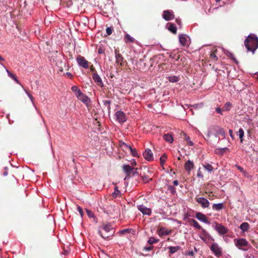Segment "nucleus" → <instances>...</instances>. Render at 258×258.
<instances>
[{"instance_id":"f257e3e1","label":"nucleus","mask_w":258,"mask_h":258,"mask_svg":"<svg viewBox=\"0 0 258 258\" xmlns=\"http://www.w3.org/2000/svg\"><path fill=\"white\" fill-rule=\"evenodd\" d=\"M244 45L248 51H251L254 53L258 48V38L253 34L249 35L245 39Z\"/></svg>"},{"instance_id":"f03ea898","label":"nucleus","mask_w":258,"mask_h":258,"mask_svg":"<svg viewBox=\"0 0 258 258\" xmlns=\"http://www.w3.org/2000/svg\"><path fill=\"white\" fill-rule=\"evenodd\" d=\"M114 231L110 223L103 224L100 227L98 233L100 236L104 239H108L114 234Z\"/></svg>"},{"instance_id":"7ed1b4c3","label":"nucleus","mask_w":258,"mask_h":258,"mask_svg":"<svg viewBox=\"0 0 258 258\" xmlns=\"http://www.w3.org/2000/svg\"><path fill=\"white\" fill-rule=\"evenodd\" d=\"M234 244L235 246L239 249L243 250H246L247 248L245 247H247L249 243L244 238H239L235 239L234 240Z\"/></svg>"},{"instance_id":"20e7f679","label":"nucleus","mask_w":258,"mask_h":258,"mask_svg":"<svg viewBox=\"0 0 258 258\" xmlns=\"http://www.w3.org/2000/svg\"><path fill=\"white\" fill-rule=\"evenodd\" d=\"M210 249L212 252L217 257H219L222 255V249L219 246L217 243H213L210 246Z\"/></svg>"},{"instance_id":"39448f33","label":"nucleus","mask_w":258,"mask_h":258,"mask_svg":"<svg viewBox=\"0 0 258 258\" xmlns=\"http://www.w3.org/2000/svg\"><path fill=\"white\" fill-rule=\"evenodd\" d=\"M122 169L124 172L126 173V176L124 178V180L126 179H128L131 177L133 176V173L134 172V170L135 169L134 167H131L129 165H124L122 166Z\"/></svg>"},{"instance_id":"423d86ee","label":"nucleus","mask_w":258,"mask_h":258,"mask_svg":"<svg viewBox=\"0 0 258 258\" xmlns=\"http://www.w3.org/2000/svg\"><path fill=\"white\" fill-rule=\"evenodd\" d=\"M115 56L116 58V63L119 65V66L122 67L124 66V63L125 62L124 60V58L122 55L119 53V51L117 49H115Z\"/></svg>"},{"instance_id":"0eeeda50","label":"nucleus","mask_w":258,"mask_h":258,"mask_svg":"<svg viewBox=\"0 0 258 258\" xmlns=\"http://www.w3.org/2000/svg\"><path fill=\"white\" fill-rule=\"evenodd\" d=\"M76 60L80 66L84 69H88L89 68V62L84 57L81 55H78Z\"/></svg>"},{"instance_id":"6e6552de","label":"nucleus","mask_w":258,"mask_h":258,"mask_svg":"<svg viewBox=\"0 0 258 258\" xmlns=\"http://www.w3.org/2000/svg\"><path fill=\"white\" fill-rule=\"evenodd\" d=\"M197 202L201 205L203 208H208L210 206L209 202L203 197H196L195 198Z\"/></svg>"},{"instance_id":"1a4fd4ad","label":"nucleus","mask_w":258,"mask_h":258,"mask_svg":"<svg viewBox=\"0 0 258 258\" xmlns=\"http://www.w3.org/2000/svg\"><path fill=\"white\" fill-rule=\"evenodd\" d=\"M77 97L78 99L83 102L87 106H89L90 100L89 97L85 94L81 92L79 94H77Z\"/></svg>"},{"instance_id":"9d476101","label":"nucleus","mask_w":258,"mask_h":258,"mask_svg":"<svg viewBox=\"0 0 258 258\" xmlns=\"http://www.w3.org/2000/svg\"><path fill=\"white\" fill-rule=\"evenodd\" d=\"M115 116L117 121L122 123L126 120L125 114L122 111H118L115 113Z\"/></svg>"},{"instance_id":"9b49d317","label":"nucleus","mask_w":258,"mask_h":258,"mask_svg":"<svg viewBox=\"0 0 258 258\" xmlns=\"http://www.w3.org/2000/svg\"><path fill=\"white\" fill-rule=\"evenodd\" d=\"M162 17L165 20L168 21L173 19L174 15L172 11L165 10L163 12Z\"/></svg>"},{"instance_id":"f8f14e48","label":"nucleus","mask_w":258,"mask_h":258,"mask_svg":"<svg viewBox=\"0 0 258 258\" xmlns=\"http://www.w3.org/2000/svg\"><path fill=\"white\" fill-rule=\"evenodd\" d=\"M215 229L219 233V234L222 235L227 234L229 231L228 229L226 227L218 223L216 224Z\"/></svg>"},{"instance_id":"ddd939ff","label":"nucleus","mask_w":258,"mask_h":258,"mask_svg":"<svg viewBox=\"0 0 258 258\" xmlns=\"http://www.w3.org/2000/svg\"><path fill=\"white\" fill-rule=\"evenodd\" d=\"M92 78L95 82V83L100 87H103L104 86L103 83L102 81L101 78L98 75L96 72H94L92 74Z\"/></svg>"},{"instance_id":"4468645a","label":"nucleus","mask_w":258,"mask_h":258,"mask_svg":"<svg viewBox=\"0 0 258 258\" xmlns=\"http://www.w3.org/2000/svg\"><path fill=\"white\" fill-rule=\"evenodd\" d=\"M138 209L143 213V215L150 216L151 215L152 210L150 208H148L143 205H138Z\"/></svg>"},{"instance_id":"2eb2a0df","label":"nucleus","mask_w":258,"mask_h":258,"mask_svg":"<svg viewBox=\"0 0 258 258\" xmlns=\"http://www.w3.org/2000/svg\"><path fill=\"white\" fill-rule=\"evenodd\" d=\"M184 167L188 174H190L191 170L195 167V164L192 161L188 160L185 163Z\"/></svg>"},{"instance_id":"dca6fc26","label":"nucleus","mask_w":258,"mask_h":258,"mask_svg":"<svg viewBox=\"0 0 258 258\" xmlns=\"http://www.w3.org/2000/svg\"><path fill=\"white\" fill-rule=\"evenodd\" d=\"M179 42L183 46H187L188 44V37L184 34H180L179 35Z\"/></svg>"},{"instance_id":"f3484780","label":"nucleus","mask_w":258,"mask_h":258,"mask_svg":"<svg viewBox=\"0 0 258 258\" xmlns=\"http://www.w3.org/2000/svg\"><path fill=\"white\" fill-rule=\"evenodd\" d=\"M196 217L201 221L207 224L209 223L208 218L206 216L201 212H197L196 214Z\"/></svg>"},{"instance_id":"a211bd4d","label":"nucleus","mask_w":258,"mask_h":258,"mask_svg":"<svg viewBox=\"0 0 258 258\" xmlns=\"http://www.w3.org/2000/svg\"><path fill=\"white\" fill-rule=\"evenodd\" d=\"M143 155L146 160L148 161H152L153 160V155L149 149H147L145 150L144 153H143Z\"/></svg>"},{"instance_id":"6ab92c4d","label":"nucleus","mask_w":258,"mask_h":258,"mask_svg":"<svg viewBox=\"0 0 258 258\" xmlns=\"http://www.w3.org/2000/svg\"><path fill=\"white\" fill-rule=\"evenodd\" d=\"M214 130L215 132V136L217 137V136H221L225 138V132L223 128L219 126H215L214 127Z\"/></svg>"},{"instance_id":"aec40b11","label":"nucleus","mask_w":258,"mask_h":258,"mask_svg":"<svg viewBox=\"0 0 258 258\" xmlns=\"http://www.w3.org/2000/svg\"><path fill=\"white\" fill-rule=\"evenodd\" d=\"M188 223L191 225L198 229H202V227L198 223V222L195 219H190L188 220Z\"/></svg>"},{"instance_id":"412c9836","label":"nucleus","mask_w":258,"mask_h":258,"mask_svg":"<svg viewBox=\"0 0 258 258\" xmlns=\"http://www.w3.org/2000/svg\"><path fill=\"white\" fill-rule=\"evenodd\" d=\"M212 208L214 210L219 211L224 209L225 206L223 203L214 204L213 205Z\"/></svg>"},{"instance_id":"4be33fe9","label":"nucleus","mask_w":258,"mask_h":258,"mask_svg":"<svg viewBox=\"0 0 258 258\" xmlns=\"http://www.w3.org/2000/svg\"><path fill=\"white\" fill-rule=\"evenodd\" d=\"M217 52V49H214L211 51V54L210 55V58L214 61H217L218 59V57L216 55Z\"/></svg>"},{"instance_id":"5701e85b","label":"nucleus","mask_w":258,"mask_h":258,"mask_svg":"<svg viewBox=\"0 0 258 258\" xmlns=\"http://www.w3.org/2000/svg\"><path fill=\"white\" fill-rule=\"evenodd\" d=\"M164 140L166 142H168L170 143H172L173 142V138L172 136L170 134H164L163 137Z\"/></svg>"},{"instance_id":"b1692460","label":"nucleus","mask_w":258,"mask_h":258,"mask_svg":"<svg viewBox=\"0 0 258 258\" xmlns=\"http://www.w3.org/2000/svg\"><path fill=\"white\" fill-rule=\"evenodd\" d=\"M240 228L243 232H246L249 228V225L247 222H243L240 225Z\"/></svg>"},{"instance_id":"393cba45","label":"nucleus","mask_w":258,"mask_h":258,"mask_svg":"<svg viewBox=\"0 0 258 258\" xmlns=\"http://www.w3.org/2000/svg\"><path fill=\"white\" fill-rule=\"evenodd\" d=\"M168 30L173 34H176L177 32V28L173 23H168Z\"/></svg>"},{"instance_id":"a878e982","label":"nucleus","mask_w":258,"mask_h":258,"mask_svg":"<svg viewBox=\"0 0 258 258\" xmlns=\"http://www.w3.org/2000/svg\"><path fill=\"white\" fill-rule=\"evenodd\" d=\"M203 166L206 170L210 173L213 171V167L209 163H205V164H203Z\"/></svg>"},{"instance_id":"bb28decb","label":"nucleus","mask_w":258,"mask_h":258,"mask_svg":"<svg viewBox=\"0 0 258 258\" xmlns=\"http://www.w3.org/2000/svg\"><path fill=\"white\" fill-rule=\"evenodd\" d=\"M6 71L8 74V76L10 78L13 79L17 84H21L19 81L18 80L17 76L13 74L8 70H7Z\"/></svg>"},{"instance_id":"cd10ccee","label":"nucleus","mask_w":258,"mask_h":258,"mask_svg":"<svg viewBox=\"0 0 258 258\" xmlns=\"http://www.w3.org/2000/svg\"><path fill=\"white\" fill-rule=\"evenodd\" d=\"M124 41L125 43L134 42L135 39L131 37L129 34H126L124 36Z\"/></svg>"},{"instance_id":"c85d7f7f","label":"nucleus","mask_w":258,"mask_h":258,"mask_svg":"<svg viewBox=\"0 0 258 258\" xmlns=\"http://www.w3.org/2000/svg\"><path fill=\"white\" fill-rule=\"evenodd\" d=\"M232 106V104L231 103H230V102H227L223 106L222 109L223 111H228L230 110Z\"/></svg>"},{"instance_id":"c756f323","label":"nucleus","mask_w":258,"mask_h":258,"mask_svg":"<svg viewBox=\"0 0 258 258\" xmlns=\"http://www.w3.org/2000/svg\"><path fill=\"white\" fill-rule=\"evenodd\" d=\"M170 233V231H168L165 228L161 227L159 231V235H169Z\"/></svg>"},{"instance_id":"7c9ffc66","label":"nucleus","mask_w":258,"mask_h":258,"mask_svg":"<svg viewBox=\"0 0 258 258\" xmlns=\"http://www.w3.org/2000/svg\"><path fill=\"white\" fill-rule=\"evenodd\" d=\"M169 249V252L171 254H173L176 252L177 250L180 249V247L179 246H170L168 247Z\"/></svg>"},{"instance_id":"2f4dec72","label":"nucleus","mask_w":258,"mask_h":258,"mask_svg":"<svg viewBox=\"0 0 258 258\" xmlns=\"http://www.w3.org/2000/svg\"><path fill=\"white\" fill-rule=\"evenodd\" d=\"M244 131L242 128H240L238 132V135L239 136V139L240 140V142H243V138L244 136Z\"/></svg>"},{"instance_id":"473e14b6","label":"nucleus","mask_w":258,"mask_h":258,"mask_svg":"<svg viewBox=\"0 0 258 258\" xmlns=\"http://www.w3.org/2000/svg\"><path fill=\"white\" fill-rule=\"evenodd\" d=\"M183 135L184 136V140L188 143V145L190 146L194 145V143L192 141L190 140V138L189 137L187 136L186 134L184 133H182Z\"/></svg>"},{"instance_id":"72a5a7b5","label":"nucleus","mask_w":258,"mask_h":258,"mask_svg":"<svg viewBox=\"0 0 258 258\" xmlns=\"http://www.w3.org/2000/svg\"><path fill=\"white\" fill-rule=\"evenodd\" d=\"M120 193V191L118 189L117 186L114 187V191L112 194V196L113 198H116Z\"/></svg>"},{"instance_id":"f704fd0d","label":"nucleus","mask_w":258,"mask_h":258,"mask_svg":"<svg viewBox=\"0 0 258 258\" xmlns=\"http://www.w3.org/2000/svg\"><path fill=\"white\" fill-rule=\"evenodd\" d=\"M71 89L72 91L75 93L76 96H77V94H79L81 92V90L76 86H72Z\"/></svg>"},{"instance_id":"c9c22d12","label":"nucleus","mask_w":258,"mask_h":258,"mask_svg":"<svg viewBox=\"0 0 258 258\" xmlns=\"http://www.w3.org/2000/svg\"><path fill=\"white\" fill-rule=\"evenodd\" d=\"M179 80V78L177 76H171L169 77V81L172 83H175Z\"/></svg>"},{"instance_id":"e433bc0d","label":"nucleus","mask_w":258,"mask_h":258,"mask_svg":"<svg viewBox=\"0 0 258 258\" xmlns=\"http://www.w3.org/2000/svg\"><path fill=\"white\" fill-rule=\"evenodd\" d=\"M166 159H167V156L165 154H163L162 156H161V157L160 158V164H161V166H163Z\"/></svg>"},{"instance_id":"4c0bfd02","label":"nucleus","mask_w":258,"mask_h":258,"mask_svg":"<svg viewBox=\"0 0 258 258\" xmlns=\"http://www.w3.org/2000/svg\"><path fill=\"white\" fill-rule=\"evenodd\" d=\"M129 151H130L131 154L134 156V157H136L138 156V154H137V151L136 150V149L135 148H132V147L130 148V149L129 150Z\"/></svg>"},{"instance_id":"58836bf2","label":"nucleus","mask_w":258,"mask_h":258,"mask_svg":"<svg viewBox=\"0 0 258 258\" xmlns=\"http://www.w3.org/2000/svg\"><path fill=\"white\" fill-rule=\"evenodd\" d=\"M142 179L145 183L148 182L152 180V178H149L147 175H144L142 176Z\"/></svg>"},{"instance_id":"ea45409f","label":"nucleus","mask_w":258,"mask_h":258,"mask_svg":"<svg viewBox=\"0 0 258 258\" xmlns=\"http://www.w3.org/2000/svg\"><path fill=\"white\" fill-rule=\"evenodd\" d=\"M235 166L236 167V168H237L238 170H239L241 172H242V173L244 175H245V174H246V172L244 170V169H243L242 167H241V166H240L238 165L237 164H236V165H235Z\"/></svg>"},{"instance_id":"a19ab883","label":"nucleus","mask_w":258,"mask_h":258,"mask_svg":"<svg viewBox=\"0 0 258 258\" xmlns=\"http://www.w3.org/2000/svg\"><path fill=\"white\" fill-rule=\"evenodd\" d=\"M158 241V240H157L155 238H154V237H150L149 238V239L148 240V242L150 244H152L153 243H155L156 242H157Z\"/></svg>"},{"instance_id":"79ce46f5","label":"nucleus","mask_w":258,"mask_h":258,"mask_svg":"<svg viewBox=\"0 0 258 258\" xmlns=\"http://www.w3.org/2000/svg\"><path fill=\"white\" fill-rule=\"evenodd\" d=\"M111 103V101L109 100H104L103 101V104L105 106L107 107L108 110L109 111L110 109V104Z\"/></svg>"},{"instance_id":"37998d69","label":"nucleus","mask_w":258,"mask_h":258,"mask_svg":"<svg viewBox=\"0 0 258 258\" xmlns=\"http://www.w3.org/2000/svg\"><path fill=\"white\" fill-rule=\"evenodd\" d=\"M86 213L88 217L90 218H95L94 213L91 210L86 209Z\"/></svg>"},{"instance_id":"c03bdc74","label":"nucleus","mask_w":258,"mask_h":258,"mask_svg":"<svg viewBox=\"0 0 258 258\" xmlns=\"http://www.w3.org/2000/svg\"><path fill=\"white\" fill-rule=\"evenodd\" d=\"M168 190H169L172 194H174L176 192L175 188L171 185L168 186Z\"/></svg>"},{"instance_id":"a18cd8bd","label":"nucleus","mask_w":258,"mask_h":258,"mask_svg":"<svg viewBox=\"0 0 258 258\" xmlns=\"http://www.w3.org/2000/svg\"><path fill=\"white\" fill-rule=\"evenodd\" d=\"M197 176L199 178H201L202 179L204 177V175L203 174V173L201 171V168H199L198 170V172H197Z\"/></svg>"},{"instance_id":"49530a36","label":"nucleus","mask_w":258,"mask_h":258,"mask_svg":"<svg viewBox=\"0 0 258 258\" xmlns=\"http://www.w3.org/2000/svg\"><path fill=\"white\" fill-rule=\"evenodd\" d=\"M98 52L99 54H104V53L105 49L103 48L102 46H101V45L99 46L98 50Z\"/></svg>"},{"instance_id":"de8ad7c7","label":"nucleus","mask_w":258,"mask_h":258,"mask_svg":"<svg viewBox=\"0 0 258 258\" xmlns=\"http://www.w3.org/2000/svg\"><path fill=\"white\" fill-rule=\"evenodd\" d=\"M21 85L22 87V88L24 89V90H25V92L27 93V94L28 95V96H29V97L30 98V99H31L32 102H33V100H34V97L26 90H25L24 89V88L23 86V85Z\"/></svg>"},{"instance_id":"09e8293b","label":"nucleus","mask_w":258,"mask_h":258,"mask_svg":"<svg viewBox=\"0 0 258 258\" xmlns=\"http://www.w3.org/2000/svg\"><path fill=\"white\" fill-rule=\"evenodd\" d=\"M113 29L111 27H107L106 29V33L108 35H110L112 34Z\"/></svg>"},{"instance_id":"8fccbe9b","label":"nucleus","mask_w":258,"mask_h":258,"mask_svg":"<svg viewBox=\"0 0 258 258\" xmlns=\"http://www.w3.org/2000/svg\"><path fill=\"white\" fill-rule=\"evenodd\" d=\"M131 148V147L128 145H127L126 144H125V146H124L122 149L123 151L126 152L127 151H129V150L130 149V148Z\"/></svg>"},{"instance_id":"3c124183","label":"nucleus","mask_w":258,"mask_h":258,"mask_svg":"<svg viewBox=\"0 0 258 258\" xmlns=\"http://www.w3.org/2000/svg\"><path fill=\"white\" fill-rule=\"evenodd\" d=\"M77 209H78V211L79 212L80 215L82 217L83 216V211L82 208L80 206H78Z\"/></svg>"},{"instance_id":"603ef678","label":"nucleus","mask_w":258,"mask_h":258,"mask_svg":"<svg viewBox=\"0 0 258 258\" xmlns=\"http://www.w3.org/2000/svg\"><path fill=\"white\" fill-rule=\"evenodd\" d=\"M219 150L220 152V154L221 155H223L224 153L226 151L228 150V149L227 148H220V149H219Z\"/></svg>"},{"instance_id":"864d4df0","label":"nucleus","mask_w":258,"mask_h":258,"mask_svg":"<svg viewBox=\"0 0 258 258\" xmlns=\"http://www.w3.org/2000/svg\"><path fill=\"white\" fill-rule=\"evenodd\" d=\"M216 111L218 113H220L221 114V115H222V109L220 108V107H217L216 108Z\"/></svg>"},{"instance_id":"5fc2aeb1","label":"nucleus","mask_w":258,"mask_h":258,"mask_svg":"<svg viewBox=\"0 0 258 258\" xmlns=\"http://www.w3.org/2000/svg\"><path fill=\"white\" fill-rule=\"evenodd\" d=\"M228 56H229L230 58H231V59H232L233 60H234V61H236V59H235V58H234V55H233L232 53H229V54L228 55Z\"/></svg>"},{"instance_id":"6e6d98bb","label":"nucleus","mask_w":258,"mask_h":258,"mask_svg":"<svg viewBox=\"0 0 258 258\" xmlns=\"http://www.w3.org/2000/svg\"><path fill=\"white\" fill-rule=\"evenodd\" d=\"M130 232V229H124V230H123L121 231V233L122 234H125L126 233H129Z\"/></svg>"},{"instance_id":"4d7b16f0","label":"nucleus","mask_w":258,"mask_h":258,"mask_svg":"<svg viewBox=\"0 0 258 258\" xmlns=\"http://www.w3.org/2000/svg\"><path fill=\"white\" fill-rule=\"evenodd\" d=\"M119 146L121 148H122L124 146H125V143H124L123 142H122V141H120L119 142Z\"/></svg>"},{"instance_id":"13d9d810","label":"nucleus","mask_w":258,"mask_h":258,"mask_svg":"<svg viewBox=\"0 0 258 258\" xmlns=\"http://www.w3.org/2000/svg\"><path fill=\"white\" fill-rule=\"evenodd\" d=\"M229 135L230 136H231V137L232 138V139H234V137H233V132H232V131L231 130H230L229 131Z\"/></svg>"},{"instance_id":"bf43d9fd","label":"nucleus","mask_w":258,"mask_h":258,"mask_svg":"<svg viewBox=\"0 0 258 258\" xmlns=\"http://www.w3.org/2000/svg\"><path fill=\"white\" fill-rule=\"evenodd\" d=\"M202 230L203 233L205 234V235L210 236L209 234L208 233H207L205 229H202Z\"/></svg>"},{"instance_id":"052dcab7","label":"nucleus","mask_w":258,"mask_h":258,"mask_svg":"<svg viewBox=\"0 0 258 258\" xmlns=\"http://www.w3.org/2000/svg\"><path fill=\"white\" fill-rule=\"evenodd\" d=\"M137 174H138V172H137V169H136L135 170H134L133 176H135Z\"/></svg>"},{"instance_id":"680f3d73","label":"nucleus","mask_w":258,"mask_h":258,"mask_svg":"<svg viewBox=\"0 0 258 258\" xmlns=\"http://www.w3.org/2000/svg\"><path fill=\"white\" fill-rule=\"evenodd\" d=\"M66 75L69 77L70 78H71L72 77H73V75L71 73H69V72H67L66 73Z\"/></svg>"},{"instance_id":"e2e57ef3","label":"nucleus","mask_w":258,"mask_h":258,"mask_svg":"<svg viewBox=\"0 0 258 258\" xmlns=\"http://www.w3.org/2000/svg\"><path fill=\"white\" fill-rule=\"evenodd\" d=\"M152 246H149V247H145V249L147 250V251H150L151 249H152Z\"/></svg>"},{"instance_id":"0e129e2a","label":"nucleus","mask_w":258,"mask_h":258,"mask_svg":"<svg viewBox=\"0 0 258 258\" xmlns=\"http://www.w3.org/2000/svg\"><path fill=\"white\" fill-rule=\"evenodd\" d=\"M90 70L91 71H92L93 73L94 72H96V71H95V68L93 67V65L91 66V68H90Z\"/></svg>"},{"instance_id":"69168bd1","label":"nucleus","mask_w":258,"mask_h":258,"mask_svg":"<svg viewBox=\"0 0 258 258\" xmlns=\"http://www.w3.org/2000/svg\"><path fill=\"white\" fill-rule=\"evenodd\" d=\"M173 184H174V185H176H176H178V181L177 180H174V181H173Z\"/></svg>"},{"instance_id":"338daca9","label":"nucleus","mask_w":258,"mask_h":258,"mask_svg":"<svg viewBox=\"0 0 258 258\" xmlns=\"http://www.w3.org/2000/svg\"><path fill=\"white\" fill-rule=\"evenodd\" d=\"M188 255L192 256L194 254V253L193 251H191L188 252Z\"/></svg>"},{"instance_id":"774afa93","label":"nucleus","mask_w":258,"mask_h":258,"mask_svg":"<svg viewBox=\"0 0 258 258\" xmlns=\"http://www.w3.org/2000/svg\"><path fill=\"white\" fill-rule=\"evenodd\" d=\"M4 60H5L4 58L2 56L0 55V61H4Z\"/></svg>"}]
</instances>
